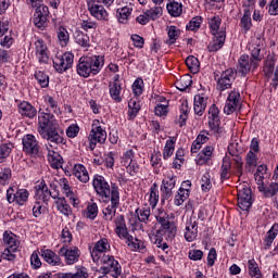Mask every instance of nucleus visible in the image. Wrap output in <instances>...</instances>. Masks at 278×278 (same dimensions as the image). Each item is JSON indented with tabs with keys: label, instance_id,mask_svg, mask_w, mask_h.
<instances>
[{
	"label": "nucleus",
	"instance_id": "obj_1",
	"mask_svg": "<svg viewBox=\"0 0 278 278\" xmlns=\"http://www.w3.org/2000/svg\"><path fill=\"white\" fill-rule=\"evenodd\" d=\"M38 131L45 140H48V147L56 149L59 144H66L64 139V132L58 130V122L51 113H41L39 115V128Z\"/></svg>",
	"mask_w": 278,
	"mask_h": 278
},
{
	"label": "nucleus",
	"instance_id": "obj_2",
	"mask_svg": "<svg viewBox=\"0 0 278 278\" xmlns=\"http://www.w3.org/2000/svg\"><path fill=\"white\" fill-rule=\"evenodd\" d=\"M103 66V61H101V56H81L76 66L77 74L80 77L88 78L90 75H97L101 67Z\"/></svg>",
	"mask_w": 278,
	"mask_h": 278
},
{
	"label": "nucleus",
	"instance_id": "obj_3",
	"mask_svg": "<svg viewBox=\"0 0 278 278\" xmlns=\"http://www.w3.org/2000/svg\"><path fill=\"white\" fill-rule=\"evenodd\" d=\"M93 188L103 203H110V198L112 197V187L110 188V184L105 180V177L101 175H96L93 177Z\"/></svg>",
	"mask_w": 278,
	"mask_h": 278
},
{
	"label": "nucleus",
	"instance_id": "obj_4",
	"mask_svg": "<svg viewBox=\"0 0 278 278\" xmlns=\"http://www.w3.org/2000/svg\"><path fill=\"white\" fill-rule=\"evenodd\" d=\"M111 205L102 211L104 220L112 222L116 216V208L121 205V192L116 185H112V192L110 197Z\"/></svg>",
	"mask_w": 278,
	"mask_h": 278
},
{
	"label": "nucleus",
	"instance_id": "obj_5",
	"mask_svg": "<svg viewBox=\"0 0 278 278\" xmlns=\"http://www.w3.org/2000/svg\"><path fill=\"white\" fill-rule=\"evenodd\" d=\"M156 220L159 225H161L157 233H169V236H175V233H177V226L175 225V222L170 219V215L166 213V211L162 208L159 210Z\"/></svg>",
	"mask_w": 278,
	"mask_h": 278
},
{
	"label": "nucleus",
	"instance_id": "obj_6",
	"mask_svg": "<svg viewBox=\"0 0 278 278\" xmlns=\"http://www.w3.org/2000/svg\"><path fill=\"white\" fill-rule=\"evenodd\" d=\"M103 266L100 268L103 275H111L112 277H118L122 273L121 264L112 255L102 257Z\"/></svg>",
	"mask_w": 278,
	"mask_h": 278
},
{
	"label": "nucleus",
	"instance_id": "obj_7",
	"mask_svg": "<svg viewBox=\"0 0 278 278\" xmlns=\"http://www.w3.org/2000/svg\"><path fill=\"white\" fill-rule=\"evenodd\" d=\"M75 55L71 52H65L62 55H56L53 59V66L58 73H66L68 68H73Z\"/></svg>",
	"mask_w": 278,
	"mask_h": 278
},
{
	"label": "nucleus",
	"instance_id": "obj_8",
	"mask_svg": "<svg viewBox=\"0 0 278 278\" xmlns=\"http://www.w3.org/2000/svg\"><path fill=\"white\" fill-rule=\"evenodd\" d=\"M49 7L39 5L34 13L33 23L37 29L45 30L49 25Z\"/></svg>",
	"mask_w": 278,
	"mask_h": 278
},
{
	"label": "nucleus",
	"instance_id": "obj_9",
	"mask_svg": "<svg viewBox=\"0 0 278 278\" xmlns=\"http://www.w3.org/2000/svg\"><path fill=\"white\" fill-rule=\"evenodd\" d=\"M253 192L251 191V188L243 187L242 189L238 190V206L243 212H249L251 210V206L253 205Z\"/></svg>",
	"mask_w": 278,
	"mask_h": 278
},
{
	"label": "nucleus",
	"instance_id": "obj_10",
	"mask_svg": "<svg viewBox=\"0 0 278 278\" xmlns=\"http://www.w3.org/2000/svg\"><path fill=\"white\" fill-rule=\"evenodd\" d=\"M23 151L31 157H36L40 153V144L34 135H25L22 139Z\"/></svg>",
	"mask_w": 278,
	"mask_h": 278
},
{
	"label": "nucleus",
	"instance_id": "obj_11",
	"mask_svg": "<svg viewBox=\"0 0 278 278\" xmlns=\"http://www.w3.org/2000/svg\"><path fill=\"white\" fill-rule=\"evenodd\" d=\"M115 225V233L121 240H127L128 242L134 241V237L129 235V230L127 229V223L125 222V215H118L114 219Z\"/></svg>",
	"mask_w": 278,
	"mask_h": 278
},
{
	"label": "nucleus",
	"instance_id": "obj_12",
	"mask_svg": "<svg viewBox=\"0 0 278 278\" xmlns=\"http://www.w3.org/2000/svg\"><path fill=\"white\" fill-rule=\"evenodd\" d=\"M97 123H99V121H94L92 124V129L89 135L91 140L90 149H94V144H97V142L103 144L105 140H108V132L101 126L97 125Z\"/></svg>",
	"mask_w": 278,
	"mask_h": 278
},
{
	"label": "nucleus",
	"instance_id": "obj_13",
	"mask_svg": "<svg viewBox=\"0 0 278 278\" xmlns=\"http://www.w3.org/2000/svg\"><path fill=\"white\" fill-rule=\"evenodd\" d=\"M218 114H220V111L216 104H213L208 109V127L214 134H220V131H223L220 128V116H218Z\"/></svg>",
	"mask_w": 278,
	"mask_h": 278
},
{
	"label": "nucleus",
	"instance_id": "obj_14",
	"mask_svg": "<svg viewBox=\"0 0 278 278\" xmlns=\"http://www.w3.org/2000/svg\"><path fill=\"white\" fill-rule=\"evenodd\" d=\"M236 80V72L233 68H228L222 73L220 78L217 80V89L223 92L224 90H229L231 84Z\"/></svg>",
	"mask_w": 278,
	"mask_h": 278
},
{
	"label": "nucleus",
	"instance_id": "obj_15",
	"mask_svg": "<svg viewBox=\"0 0 278 278\" xmlns=\"http://www.w3.org/2000/svg\"><path fill=\"white\" fill-rule=\"evenodd\" d=\"M59 255H61V257H65V262L68 266L76 264V262H79V256H80V252H79V248L74 247V248H70L68 247H62L59 250Z\"/></svg>",
	"mask_w": 278,
	"mask_h": 278
},
{
	"label": "nucleus",
	"instance_id": "obj_16",
	"mask_svg": "<svg viewBox=\"0 0 278 278\" xmlns=\"http://www.w3.org/2000/svg\"><path fill=\"white\" fill-rule=\"evenodd\" d=\"M240 106V91L232 90L226 100V104L224 106V114L228 116L233 114L236 110Z\"/></svg>",
	"mask_w": 278,
	"mask_h": 278
},
{
	"label": "nucleus",
	"instance_id": "obj_17",
	"mask_svg": "<svg viewBox=\"0 0 278 278\" xmlns=\"http://www.w3.org/2000/svg\"><path fill=\"white\" fill-rule=\"evenodd\" d=\"M176 184H177V176L173 174L169 176H166L163 179L162 186H161L163 201L168 200L170 197H173V190H175Z\"/></svg>",
	"mask_w": 278,
	"mask_h": 278
},
{
	"label": "nucleus",
	"instance_id": "obj_18",
	"mask_svg": "<svg viewBox=\"0 0 278 278\" xmlns=\"http://www.w3.org/2000/svg\"><path fill=\"white\" fill-rule=\"evenodd\" d=\"M199 236V222H195L194 217L189 218L185 227V240L187 242H194Z\"/></svg>",
	"mask_w": 278,
	"mask_h": 278
},
{
	"label": "nucleus",
	"instance_id": "obj_19",
	"mask_svg": "<svg viewBox=\"0 0 278 278\" xmlns=\"http://www.w3.org/2000/svg\"><path fill=\"white\" fill-rule=\"evenodd\" d=\"M36 197L39 199V201H43V203H49L51 199H58L60 197V192H51L49 190V187L45 182H40L38 186V189L36 190Z\"/></svg>",
	"mask_w": 278,
	"mask_h": 278
},
{
	"label": "nucleus",
	"instance_id": "obj_20",
	"mask_svg": "<svg viewBox=\"0 0 278 278\" xmlns=\"http://www.w3.org/2000/svg\"><path fill=\"white\" fill-rule=\"evenodd\" d=\"M37 60L40 64H47L49 62V49L47 43L42 39H39L35 42Z\"/></svg>",
	"mask_w": 278,
	"mask_h": 278
},
{
	"label": "nucleus",
	"instance_id": "obj_21",
	"mask_svg": "<svg viewBox=\"0 0 278 278\" xmlns=\"http://www.w3.org/2000/svg\"><path fill=\"white\" fill-rule=\"evenodd\" d=\"M88 10L94 18L98 21H105L108 18V11L103 5L97 4L94 1L88 3Z\"/></svg>",
	"mask_w": 278,
	"mask_h": 278
},
{
	"label": "nucleus",
	"instance_id": "obj_22",
	"mask_svg": "<svg viewBox=\"0 0 278 278\" xmlns=\"http://www.w3.org/2000/svg\"><path fill=\"white\" fill-rule=\"evenodd\" d=\"M18 114L21 116H26V118H34L36 114H38V111L31 103L27 101H23L17 105Z\"/></svg>",
	"mask_w": 278,
	"mask_h": 278
},
{
	"label": "nucleus",
	"instance_id": "obj_23",
	"mask_svg": "<svg viewBox=\"0 0 278 278\" xmlns=\"http://www.w3.org/2000/svg\"><path fill=\"white\" fill-rule=\"evenodd\" d=\"M251 68H253V63L251 58L247 54H242L239 59L238 64V73H240L243 77L251 73Z\"/></svg>",
	"mask_w": 278,
	"mask_h": 278
},
{
	"label": "nucleus",
	"instance_id": "obj_24",
	"mask_svg": "<svg viewBox=\"0 0 278 278\" xmlns=\"http://www.w3.org/2000/svg\"><path fill=\"white\" fill-rule=\"evenodd\" d=\"M40 255L50 266H60L62 264V258L51 250H41Z\"/></svg>",
	"mask_w": 278,
	"mask_h": 278
},
{
	"label": "nucleus",
	"instance_id": "obj_25",
	"mask_svg": "<svg viewBox=\"0 0 278 278\" xmlns=\"http://www.w3.org/2000/svg\"><path fill=\"white\" fill-rule=\"evenodd\" d=\"M40 255L50 266H60L62 264V258L51 250H41Z\"/></svg>",
	"mask_w": 278,
	"mask_h": 278
},
{
	"label": "nucleus",
	"instance_id": "obj_26",
	"mask_svg": "<svg viewBox=\"0 0 278 278\" xmlns=\"http://www.w3.org/2000/svg\"><path fill=\"white\" fill-rule=\"evenodd\" d=\"M207 108V98L197 94L194 97L193 110L197 116H203L205 109Z\"/></svg>",
	"mask_w": 278,
	"mask_h": 278
},
{
	"label": "nucleus",
	"instance_id": "obj_27",
	"mask_svg": "<svg viewBox=\"0 0 278 278\" xmlns=\"http://www.w3.org/2000/svg\"><path fill=\"white\" fill-rule=\"evenodd\" d=\"M73 174L76 179L80 180L83 184H88L90 181V176L88 175V169L81 164H76L73 168Z\"/></svg>",
	"mask_w": 278,
	"mask_h": 278
},
{
	"label": "nucleus",
	"instance_id": "obj_28",
	"mask_svg": "<svg viewBox=\"0 0 278 278\" xmlns=\"http://www.w3.org/2000/svg\"><path fill=\"white\" fill-rule=\"evenodd\" d=\"M213 41L208 45L207 49L210 52L219 51L223 49V45H225L226 34L225 31H219L217 35H214Z\"/></svg>",
	"mask_w": 278,
	"mask_h": 278
},
{
	"label": "nucleus",
	"instance_id": "obj_29",
	"mask_svg": "<svg viewBox=\"0 0 278 278\" xmlns=\"http://www.w3.org/2000/svg\"><path fill=\"white\" fill-rule=\"evenodd\" d=\"M249 50L251 51V55H252V65H253V68H257V66H260V62H262L263 60V55L260 54L261 51H262V48L260 47V45L257 43H252L249 46Z\"/></svg>",
	"mask_w": 278,
	"mask_h": 278
},
{
	"label": "nucleus",
	"instance_id": "obj_30",
	"mask_svg": "<svg viewBox=\"0 0 278 278\" xmlns=\"http://www.w3.org/2000/svg\"><path fill=\"white\" fill-rule=\"evenodd\" d=\"M55 204H56V210H59V212H61V214H63L64 216H71V214H73V210L71 208V205L66 201V198H63V197L60 198L59 195L56 198Z\"/></svg>",
	"mask_w": 278,
	"mask_h": 278
},
{
	"label": "nucleus",
	"instance_id": "obj_31",
	"mask_svg": "<svg viewBox=\"0 0 278 278\" xmlns=\"http://www.w3.org/2000/svg\"><path fill=\"white\" fill-rule=\"evenodd\" d=\"M258 191L263 192L264 197L266 199H270L273 197H276L278 192V184L277 182H270L268 186L261 185L258 186Z\"/></svg>",
	"mask_w": 278,
	"mask_h": 278
},
{
	"label": "nucleus",
	"instance_id": "obj_32",
	"mask_svg": "<svg viewBox=\"0 0 278 278\" xmlns=\"http://www.w3.org/2000/svg\"><path fill=\"white\" fill-rule=\"evenodd\" d=\"M110 96L111 98L116 101V103H121L123 99L121 98V91L123 88L121 87V81H113L109 85Z\"/></svg>",
	"mask_w": 278,
	"mask_h": 278
},
{
	"label": "nucleus",
	"instance_id": "obj_33",
	"mask_svg": "<svg viewBox=\"0 0 278 278\" xmlns=\"http://www.w3.org/2000/svg\"><path fill=\"white\" fill-rule=\"evenodd\" d=\"M131 12H134V8L131 7H123L117 9L116 14L118 23L126 25V23L129 21V17L131 16Z\"/></svg>",
	"mask_w": 278,
	"mask_h": 278
},
{
	"label": "nucleus",
	"instance_id": "obj_34",
	"mask_svg": "<svg viewBox=\"0 0 278 278\" xmlns=\"http://www.w3.org/2000/svg\"><path fill=\"white\" fill-rule=\"evenodd\" d=\"M240 27L247 34L251 27H253V22L251 21V9H244L243 16L240 21Z\"/></svg>",
	"mask_w": 278,
	"mask_h": 278
},
{
	"label": "nucleus",
	"instance_id": "obj_35",
	"mask_svg": "<svg viewBox=\"0 0 278 278\" xmlns=\"http://www.w3.org/2000/svg\"><path fill=\"white\" fill-rule=\"evenodd\" d=\"M3 242L8 248L12 249V251H18V240H16V235L5 231L3 233Z\"/></svg>",
	"mask_w": 278,
	"mask_h": 278
},
{
	"label": "nucleus",
	"instance_id": "obj_36",
	"mask_svg": "<svg viewBox=\"0 0 278 278\" xmlns=\"http://www.w3.org/2000/svg\"><path fill=\"white\" fill-rule=\"evenodd\" d=\"M48 161L51 164L52 168H60L62 166V155L60 153L50 150L48 148Z\"/></svg>",
	"mask_w": 278,
	"mask_h": 278
},
{
	"label": "nucleus",
	"instance_id": "obj_37",
	"mask_svg": "<svg viewBox=\"0 0 278 278\" xmlns=\"http://www.w3.org/2000/svg\"><path fill=\"white\" fill-rule=\"evenodd\" d=\"M140 101L130 99L128 102V121H134L140 112Z\"/></svg>",
	"mask_w": 278,
	"mask_h": 278
},
{
	"label": "nucleus",
	"instance_id": "obj_38",
	"mask_svg": "<svg viewBox=\"0 0 278 278\" xmlns=\"http://www.w3.org/2000/svg\"><path fill=\"white\" fill-rule=\"evenodd\" d=\"M54 278H88V271H86V268H80L75 274L59 273L54 275Z\"/></svg>",
	"mask_w": 278,
	"mask_h": 278
},
{
	"label": "nucleus",
	"instance_id": "obj_39",
	"mask_svg": "<svg viewBox=\"0 0 278 278\" xmlns=\"http://www.w3.org/2000/svg\"><path fill=\"white\" fill-rule=\"evenodd\" d=\"M229 170H231V159H229V156H226L223 160V165L220 168V180L222 181L229 179V177H230Z\"/></svg>",
	"mask_w": 278,
	"mask_h": 278
},
{
	"label": "nucleus",
	"instance_id": "obj_40",
	"mask_svg": "<svg viewBox=\"0 0 278 278\" xmlns=\"http://www.w3.org/2000/svg\"><path fill=\"white\" fill-rule=\"evenodd\" d=\"M190 113V109L188 106V101H182L180 105V115H179V127H184L186 125V122L188 121V114Z\"/></svg>",
	"mask_w": 278,
	"mask_h": 278
},
{
	"label": "nucleus",
	"instance_id": "obj_41",
	"mask_svg": "<svg viewBox=\"0 0 278 278\" xmlns=\"http://www.w3.org/2000/svg\"><path fill=\"white\" fill-rule=\"evenodd\" d=\"M229 154L232 156V161L235 162V168L237 170V175L239 177H242V167H243V162H242V156L238 155V152H231V148H228Z\"/></svg>",
	"mask_w": 278,
	"mask_h": 278
},
{
	"label": "nucleus",
	"instance_id": "obj_42",
	"mask_svg": "<svg viewBox=\"0 0 278 278\" xmlns=\"http://www.w3.org/2000/svg\"><path fill=\"white\" fill-rule=\"evenodd\" d=\"M175 142H177V139L175 137L168 139L165 143L164 150H163V157L165 160H168L175 152Z\"/></svg>",
	"mask_w": 278,
	"mask_h": 278
},
{
	"label": "nucleus",
	"instance_id": "obj_43",
	"mask_svg": "<svg viewBox=\"0 0 278 278\" xmlns=\"http://www.w3.org/2000/svg\"><path fill=\"white\" fill-rule=\"evenodd\" d=\"M167 12L170 16H181V12H184V8L181 3L172 1L167 3Z\"/></svg>",
	"mask_w": 278,
	"mask_h": 278
},
{
	"label": "nucleus",
	"instance_id": "obj_44",
	"mask_svg": "<svg viewBox=\"0 0 278 278\" xmlns=\"http://www.w3.org/2000/svg\"><path fill=\"white\" fill-rule=\"evenodd\" d=\"M265 77H273V73H275V58L268 56L265 61V65L263 68Z\"/></svg>",
	"mask_w": 278,
	"mask_h": 278
},
{
	"label": "nucleus",
	"instance_id": "obj_45",
	"mask_svg": "<svg viewBox=\"0 0 278 278\" xmlns=\"http://www.w3.org/2000/svg\"><path fill=\"white\" fill-rule=\"evenodd\" d=\"M248 268L251 278H262V273H260V265H257V262H255V260H249Z\"/></svg>",
	"mask_w": 278,
	"mask_h": 278
},
{
	"label": "nucleus",
	"instance_id": "obj_46",
	"mask_svg": "<svg viewBox=\"0 0 278 278\" xmlns=\"http://www.w3.org/2000/svg\"><path fill=\"white\" fill-rule=\"evenodd\" d=\"M136 214L138 216L139 223H149V218L151 216V208L149 206L137 208Z\"/></svg>",
	"mask_w": 278,
	"mask_h": 278
},
{
	"label": "nucleus",
	"instance_id": "obj_47",
	"mask_svg": "<svg viewBox=\"0 0 278 278\" xmlns=\"http://www.w3.org/2000/svg\"><path fill=\"white\" fill-rule=\"evenodd\" d=\"M186 64L191 73H199V68L201 66V64L199 63V59H197L193 55H190L186 59Z\"/></svg>",
	"mask_w": 278,
	"mask_h": 278
},
{
	"label": "nucleus",
	"instance_id": "obj_48",
	"mask_svg": "<svg viewBox=\"0 0 278 278\" xmlns=\"http://www.w3.org/2000/svg\"><path fill=\"white\" fill-rule=\"evenodd\" d=\"M27 199H29V191H27V189L16 190L15 203H17V205H25Z\"/></svg>",
	"mask_w": 278,
	"mask_h": 278
},
{
	"label": "nucleus",
	"instance_id": "obj_49",
	"mask_svg": "<svg viewBox=\"0 0 278 278\" xmlns=\"http://www.w3.org/2000/svg\"><path fill=\"white\" fill-rule=\"evenodd\" d=\"M144 14L150 18V21H157V18L163 14V9L160 5H155L150 10H147Z\"/></svg>",
	"mask_w": 278,
	"mask_h": 278
},
{
	"label": "nucleus",
	"instance_id": "obj_50",
	"mask_svg": "<svg viewBox=\"0 0 278 278\" xmlns=\"http://www.w3.org/2000/svg\"><path fill=\"white\" fill-rule=\"evenodd\" d=\"M190 197V189L180 188L178 194L175 197V205H184V201H186Z\"/></svg>",
	"mask_w": 278,
	"mask_h": 278
},
{
	"label": "nucleus",
	"instance_id": "obj_51",
	"mask_svg": "<svg viewBox=\"0 0 278 278\" xmlns=\"http://www.w3.org/2000/svg\"><path fill=\"white\" fill-rule=\"evenodd\" d=\"M257 160V153L249 151L245 156V168H256Z\"/></svg>",
	"mask_w": 278,
	"mask_h": 278
},
{
	"label": "nucleus",
	"instance_id": "obj_52",
	"mask_svg": "<svg viewBox=\"0 0 278 278\" xmlns=\"http://www.w3.org/2000/svg\"><path fill=\"white\" fill-rule=\"evenodd\" d=\"M190 86H192V79H190V77L188 76L181 77L179 80L176 81V88L180 92H186V90H188Z\"/></svg>",
	"mask_w": 278,
	"mask_h": 278
},
{
	"label": "nucleus",
	"instance_id": "obj_53",
	"mask_svg": "<svg viewBox=\"0 0 278 278\" xmlns=\"http://www.w3.org/2000/svg\"><path fill=\"white\" fill-rule=\"evenodd\" d=\"M75 40L77 45H79L84 49H88L90 47V37L88 36V34L77 33V35L75 36Z\"/></svg>",
	"mask_w": 278,
	"mask_h": 278
},
{
	"label": "nucleus",
	"instance_id": "obj_54",
	"mask_svg": "<svg viewBox=\"0 0 278 278\" xmlns=\"http://www.w3.org/2000/svg\"><path fill=\"white\" fill-rule=\"evenodd\" d=\"M35 79H37L41 88H49V75H47L45 72H35Z\"/></svg>",
	"mask_w": 278,
	"mask_h": 278
},
{
	"label": "nucleus",
	"instance_id": "obj_55",
	"mask_svg": "<svg viewBox=\"0 0 278 278\" xmlns=\"http://www.w3.org/2000/svg\"><path fill=\"white\" fill-rule=\"evenodd\" d=\"M56 34L61 47H66L68 45V30L60 26Z\"/></svg>",
	"mask_w": 278,
	"mask_h": 278
},
{
	"label": "nucleus",
	"instance_id": "obj_56",
	"mask_svg": "<svg viewBox=\"0 0 278 278\" xmlns=\"http://www.w3.org/2000/svg\"><path fill=\"white\" fill-rule=\"evenodd\" d=\"M179 29H177L175 26H170L167 33L168 40H166V45H175L179 38Z\"/></svg>",
	"mask_w": 278,
	"mask_h": 278
},
{
	"label": "nucleus",
	"instance_id": "obj_57",
	"mask_svg": "<svg viewBox=\"0 0 278 278\" xmlns=\"http://www.w3.org/2000/svg\"><path fill=\"white\" fill-rule=\"evenodd\" d=\"M159 190H157V184H154L151 188H150V205H152V207H155L157 205V201H160V194H159Z\"/></svg>",
	"mask_w": 278,
	"mask_h": 278
},
{
	"label": "nucleus",
	"instance_id": "obj_58",
	"mask_svg": "<svg viewBox=\"0 0 278 278\" xmlns=\"http://www.w3.org/2000/svg\"><path fill=\"white\" fill-rule=\"evenodd\" d=\"M60 186L63 190V194H65L67 199H73V197H75V193L71 189V185H68V179L66 178L60 179Z\"/></svg>",
	"mask_w": 278,
	"mask_h": 278
},
{
	"label": "nucleus",
	"instance_id": "obj_59",
	"mask_svg": "<svg viewBox=\"0 0 278 278\" xmlns=\"http://www.w3.org/2000/svg\"><path fill=\"white\" fill-rule=\"evenodd\" d=\"M220 23L222 21L219 16H214L211 18L208 24L213 36H218V34H220V31H218V29H220Z\"/></svg>",
	"mask_w": 278,
	"mask_h": 278
},
{
	"label": "nucleus",
	"instance_id": "obj_60",
	"mask_svg": "<svg viewBox=\"0 0 278 278\" xmlns=\"http://www.w3.org/2000/svg\"><path fill=\"white\" fill-rule=\"evenodd\" d=\"M90 253H91L92 261L96 264H103V257H108V254H105V252H102L101 250H97L96 248H93Z\"/></svg>",
	"mask_w": 278,
	"mask_h": 278
},
{
	"label": "nucleus",
	"instance_id": "obj_61",
	"mask_svg": "<svg viewBox=\"0 0 278 278\" xmlns=\"http://www.w3.org/2000/svg\"><path fill=\"white\" fill-rule=\"evenodd\" d=\"M98 214H99V206L97 205V203H91L87 206V208H86L87 218L94 220V218H97Z\"/></svg>",
	"mask_w": 278,
	"mask_h": 278
},
{
	"label": "nucleus",
	"instance_id": "obj_62",
	"mask_svg": "<svg viewBox=\"0 0 278 278\" xmlns=\"http://www.w3.org/2000/svg\"><path fill=\"white\" fill-rule=\"evenodd\" d=\"M10 153H12V146L10 143L0 146V164L10 156Z\"/></svg>",
	"mask_w": 278,
	"mask_h": 278
},
{
	"label": "nucleus",
	"instance_id": "obj_63",
	"mask_svg": "<svg viewBox=\"0 0 278 278\" xmlns=\"http://www.w3.org/2000/svg\"><path fill=\"white\" fill-rule=\"evenodd\" d=\"M201 23H203V17L195 16L187 24L186 28L188 31H194V29H199V27H201Z\"/></svg>",
	"mask_w": 278,
	"mask_h": 278
},
{
	"label": "nucleus",
	"instance_id": "obj_64",
	"mask_svg": "<svg viewBox=\"0 0 278 278\" xmlns=\"http://www.w3.org/2000/svg\"><path fill=\"white\" fill-rule=\"evenodd\" d=\"M275 238H277V235L274 232L273 229H269V231L267 232V236L264 239L265 251H268V249L273 247V242L275 241Z\"/></svg>",
	"mask_w": 278,
	"mask_h": 278
}]
</instances>
